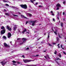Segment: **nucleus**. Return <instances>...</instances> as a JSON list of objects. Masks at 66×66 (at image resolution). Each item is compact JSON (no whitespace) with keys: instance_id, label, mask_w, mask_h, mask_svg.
I'll use <instances>...</instances> for the list:
<instances>
[{"instance_id":"f257e3e1","label":"nucleus","mask_w":66,"mask_h":66,"mask_svg":"<svg viewBox=\"0 0 66 66\" xmlns=\"http://www.w3.org/2000/svg\"><path fill=\"white\" fill-rule=\"evenodd\" d=\"M1 29H3V30H2L1 32V35H2L5 33V29L3 26H2L1 27Z\"/></svg>"},{"instance_id":"f03ea898","label":"nucleus","mask_w":66,"mask_h":66,"mask_svg":"<svg viewBox=\"0 0 66 66\" xmlns=\"http://www.w3.org/2000/svg\"><path fill=\"white\" fill-rule=\"evenodd\" d=\"M27 39L25 38H22V41H20V45H22V44H23V43H24L26 42V40Z\"/></svg>"},{"instance_id":"7ed1b4c3","label":"nucleus","mask_w":66,"mask_h":66,"mask_svg":"<svg viewBox=\"0 0 66 66\" xmlns=\"http://www.w3.org/2000/svg\"><path fill=\"white\" fill-rule=\"evenodd\" d=\"M23 61L25 63H29V62H31L32 61H34L33 60L28 59L25 60L23 59Z\"/></svg>"},{"instance_id":"20e7f679","label":"nucleus","mask_w":66,"mask_h":66,"mask_svg":"<svg viewBox=\"0 0 66 66\" xmlns=\"http://www.w3.org/2000/svg\"><path fill=\"white\" fill-rule=\"evenodd\" d=\"M20 6L21 7L23 8V9H27V6L26 4L21 5Z\"/></svg>"},{"instance_id":"39448f33","label":"nucleus","mask_w":66,"mask_h":66,"mask_svg":"<svg viewBox=\"0 0 66 66\" xmlns=\"http://www.w3.org/2000/svg\"><path fill=\"white\" fill-rule=\"evenodd\" d=\"M36 22V20L31 21H30V22L32 23V26H35V23Z\"/></svg>"},{"instance_id":"423d86ee","label":"nucleus","mask_w":66,"mask_h":66,"mask_svg":"<svg viewBox=\"0 0 66 66\" xmlns=\"http://www.w3.org/2000/svg\"><path fill=\"white\" fill-rule=\"evenodd\" d=\"M1 64L3 65V66H4V65L6 63V62L5 61H3L1 62Z\"/></svg>"},{"instance_id":"0eeeda50","label":"nucleus","mask_w":66,"mask_h":66,"mask_svg":"<svg viewBox=\"0 0 66 66\" xmlns=\"http://www.w3.org/2000/svg\"><path fill=\"white\" fill-rule=\"evenodd\" d=\"M56 6L57 7L56 10H59V7H61V5L60 4H57L56 5Z\"/></svg>"},{"instance_id":"6e6552de","label":"nucleus","mask_w":66,"mask_h":66,"mask_svg":"<svg viewBox=\"0 0 66 66\" xmlns=\"http://www.w3.org/2000/svg\"><path fill=\"white\" fill-rule=\"evenodd\" d=\"M12 36V35L10 33H8L7 35V36H8V38H11V37Z\"/></svg>"},{"instance_id":"1a4fd4ad","label":"nucleus","mask_w":66,"mask_h":66,"mask_svg":"<svg viewBox=\"0 0 66 66\" xmlns=\"http://www.w3.org/2000/svg\"><path fill=\"white\" fill-rule=\"evenodd\" d=\"M4 47L5 48H7L8 47H9V46L6 43H4Z\"/></svg>"},{"instance_id":"9d476101","label":"nucleus","mask_w":66,"mask_h":66,"mask_svg":"<svg viewBox=\"0 0 66 66\" xmlns=\"http://www.w3.org/2000/svg\"><path fill=\"white\" fill-rule=\"evenodd\" d=\"M7 29L9 31H11L12 29L11 28L9 27V26H7Z\"/></svg>"},{"instance_id":"9b49d317","label":"nucleus","mask_w":66,"mask_h":66,"mask_svg":"<svg viewBox=\"0 0 66 66\" xmlns=\"http://www.w3.org/2000/svg\"><path fill=\"white\" fill-rule=\"evenodd\" d=\"M17 62V61H12V62L13 63V65H15V66H16L17 64H15V63H16Z\"/></svg>"},{"instance_id":"f8f14e48","label":"nucleus","mask_w":66,"mask_h":66,"mask_svg":"<svg viewBox=\"0 0 66 66\" xmlns=\"http://www.w3.org/2000/svg\"><path fill=\"white\" fill-rule=\"evenodd\" d=\"M26 31L27 29L26 28H25L24 30L22 31V33H23V34H24V32H26Z\"/></svg>"},{"instance_id":"ddd939ff","label":"nucleus","mask_w":66,"mask_h":66,"mask_svg":"<svg viewBox=\"0 0 66 66\" xmlns=\"http://www.w3.org/2000/svg\"><path fill=\"white\" fill-rule=\"evenodd\" d=\"M21 18H25V19H27V18L26 17L24 16L23 15H21Z\"/></svg>"},{"instance_id":"4468645a","label":"nucleus","mask_w":66,"mask_h":66,"mask_svg":"<svg viewBox=\"0 0 66 66\" xmlns=\"http://www.w3.org/2000/svg\"><path fill=\"white\" fill-rule=\"evenodd\" d=\"M10 7H11V8H12V9H16L17 8V7H16L12 6H10Z\"/></svg>"},{"instance_id":"2eb2a0df","label":"nucleus","mask_w":66,"mask_h":66,"mask_svg":"<svg viewBox=\"0 0 66 66\" xmlns=\"http://www.w3.org/2000/svg\"><path fill=\"white\" fill-rule=\"evenodd\" d=\"M3 39H5V40H6V37L5 36H4L3 37Z\"/></svg>"},{"instance_id":"dca6fc26","label":"nucleus","mask_w":66,"mask_h":66,"mask_svg":"<svg viewBox=\"0 0 66 66\" xmlns=\"http://www.w3.org/2000/svg\"><path fill=\"white\" fill-rule=\"evenodd\" d=\"M51 15H52L53 16H54V13H53V11H51Z\"/></svg>"},{"instance_id":"f3484780","label":"nucleus","mask_w":66,"mask_h":66,"mask_svg":"<svg viewBox=\"0 0 66 66\" xmlns=\"http://www.w3.org/2000/svg\"><path fill=\"white\" fill-rule=\"evenodd\" d=\"M17 29V27H14L13 28V30L14 31H16V29Z\"/></svg>"},{"instance_id":"a211bd4d","label":"nucleus","mask_w":66,"mask_h":66,"mask_svg":"<svg viewBox=\"0 0 66 66\" xmlns=\"http://www.w3.org/2000/svg\"><path fill=\"white\" fill-rule=\"evenodd\" d=\"M3 1L4 2H9L8 1H6L5 0H3Z\"/></svg>"},{"instance_id":"6ab92c4d","label":"nucleus","mask_w":66,"mask_h":66,"mask_svg":"<svg viewBox=\"0 0 66 66\" xmlns=\"http://www.w3.org/2000/svg\"><path fill=\"white\" fill-rule=\"evenodd\" d=\"M59 38H62V37H61V36H63V35H59Z\"/></svg>"},{"instance_id":"aec40b11","label":"nucleus","mask_w":66,"mask_h":66,"mask_svg":"<svg viewBox=\"0 0 66 66\" xmlns=\"http://www.w3.org/2000/svg\"><path fill=\"white\" fill-rule=\"evenodd\" d=\"M60 24H61V26L62 27H63V23H62V22Z\"/></svg>"},{"instance_id":"412c9836","label":"nucleus","mask_w":66,"mask_h":66,"mask_svg":"<svg viewBox=\"0 0 66 66\" xmlns=\"http://www.w3.org/2000/svg\"><path fill=\"white\" fill-rule=\"evenodd\" d=\"M21 39H22L21 38H18L17 39V40H20Z\"/></svg>"},{"instance_id":"4be33fe9","label":"nucleus","mask_w":66,"mask_h":66,"mask_svg":"<svg viewBox=\"0 0 66 66\" xmlns=\"http://www.w3.org/2000/svg\"><path fill=\"white\" fill-rule=\"evenodd\" d=\"M56 39H57V42H58V41L59 40V38H58V37H57L56 38Z\"/></svg>"},{"instance_id":"5701e85b","label":"nucleus","mask_w":66,"mask_h":66,"mask_svg":"<svg viewBox=\"0 0 66 66\" xmlns=\"http://www.w3.org/2000/svg\"><path fill=\"white\" fill-rule=\"evenodd\" d=\"M13 15L14 16H15V17H18V15H16L14 14H13Z\"/></svg>"},{"instance_id":"b1692460","label":"nucleus","mask_w":66,"mask_h":66,"mask_svg":"<svg viewBox=\"0 0 66 66\" xmlns=\"http://www.w3.org/2000/svg\"><path fill=\"white\" fill-rule=\"evenodd\" d=\"M17 64H21V62H20L17 61Z\"/></svg>"},{"instance_id":"393cba45","label":"nucleus","mask_w":66,"mask_h":66,"mask_svg":"<svg viewBox=\"0 0 66 66\" xmlns=\"http://www.w3.org/2000/svg\"><path fill=\"white\" fill-rule=\"evenodd\" d=\"M39 55H36V56H35V57H37V56H38Z\"/></svg>"},{"instance_id":"a878e982","label":"nucleus","mask_w":66,"mask_h":66,"mask_svg":"<svg viewBox=\"0 0 66 66\" xmlns=\"http://www.w3.org/2000/svg\"><path fill=\"white\" fill-rule=\"evenodd\" d=\"M27 14H28V15H29V16H32V14H30V13H28Z\"/></svg>"},{"instance_id":"bb28decb","label":"nucleus","mask_w":66,"mask_h":66,"mask_svg":"<svg viewBox=\"0 0 66 66\" xmlns=\"http://www.w3.org/2000/svg\"><path fill=\"white\" fill-rule=\"evenodd\" d=\"M16 14L18 15H19L20 14H21V13L19 12H18L16 13Z\"/></svg>"},{"instance_id":"cd10ccee","label":"nucleus","mask_w":66,"mask_h":66,"mask_svg":"<svg viewBox=\"0 0 66 66\" xmlns=\"http://www.w3.org/2000/svg\"><path fill=\"white\" fill-rule=\"evenodd\" d=\"M5 14L6 15H7V16L9 15V14L8 13H5Z\"/></svg>"},{"instance_id":"c85d7f7f","label":"nucleus","mask_w":66,"mask_h":66,"mask_svg":"<svg viewBox=\"0 0 66 66\" xmlns=\"http://www.w3.org/2000/svg\"><path fill=\"white\" fill-rule=\"evenodd\" d=\"M61 60V59H60L59 58L57 57L56 59L55 60V61H56V60Z\"/></svg>"},{"instance_id":"c756f323","label":"nucleus","mask_w":66,"mask_h":66,"mask_svg":"<svg viewBox=\"0 0 66 66\" xmlns=\"http://www.w3.org/2000/svg\"><path fill=\"white\" fill-rule=\"evenodd\" d=\"M58 56H59V57H61V54H59V55H58Z\"/></svg>"},{"instance_id":"7c9ffc66","label":"nucleus","mask_w":66,"mask_h":66,"mask_svg":"<svg viewBox=\"0 0 66 66\" xmlns=\"http://www.w3.org/2000/svg\"><path fill=\"white\" fill-rule=\"evenodd\" d=\"M30 1L31 2V3H34V2H33V1L32 0H30Z\"/></svg>"},{"instance_id":"2f4dec72","label":"nucleus","mask_w":66,"mask_h":66,"mask_svg":"<svg viewBox=\"0 0 66 66\" xmlns=\"http://www.w3.org/2000/svg\"><path fill=\"white\" fill-rule=\"evenodd\" d=\"M50 33H48V37H47V38L48 39V38H49V34H50Z\"/></svg>"},{"instance_id":"473e14b6","label":"nucleus","mask_w":66,"mask_h":66,"mask_svg":"<svg viewBox=\"0 0 66 66\" xmlns=\"http://www.w3.org/2000/svg\"><path fill=\"white\" fill-rule=\"evenodd\" d=\"M58 14L57 15V16H59V14H60V13H59V12H57Z\"/></svg>"},{"instance_id":"72a5a7b5","label":"nucleus","mask_w":66,"mask_h":66,"mask_svg":"<svg viewBox=\"0 0 66 66\" xmlns=\"http://www.w3.org/2000/svg\"><path fill=\"white\" fill-rule=\"evenodd\" d=\"M46 57H48V59H50V57H49V55H47L46 56Z\"/></svg>"},{"instance_id":"f704fd0d","label":"nucleus","mask_w":66,"mask_h":66,"mask_svg":"<svg viewBox=\"0 0 66 66\" xmlns=\"http://www.w3.org/2000/svg\"><path fill=\"white\" fill-rule=\"evenodd\" d=\"M57 53V52H56V51H55V52L54 53V54H56Z\"/></svg>"},{"instance_id":"c9c22d12","label":"nucleus","mask_w":66,"mask_h":66,"mask_svg":"<svg viewBox=\"0 0 66 66\" xmlns=\"http://www.w3.org/2000/svg\"><path fill=\"white\" fill-rule=\"evenodd\" d=\"M56 31H54V32L56 35V34H57V33H56Z\"/></svg>"},{"instance_id":"e433bc0d","label":"nucleus","mask_w":66,"mask_h":66,"mask_svg":"<svg viewBox=\"0 0 66 66\" xmlns=\"http://www.w3.org/2000/svg\"><path fill=\"white\" fill-rule=\"evenodd\" d=\"M5 5L6 6H9V5L8 4H5Z\"/></svg>"},{"instance_id":"4c0bfd02","label":"nucleus","mask_w":66,"mask_h":66,"mask_svg":"<svg viewBox=\"0 0 66 66\" xmlns=\"http://www.w3.org/2000/svg\"><path fill=\"white\" fill-rule=\"evenodd\" d=\"M48 45H49V46H50V47H52V45L50 44L49 43L48 44Z\"/></svg>"},{"instance_id":"58836bf2","label":"nucleus","mask_w":66,"mask_h":66,"mask_svg":"<svg viewBox=\"0 0 66 66\" xmlns=\"http://www.w3.org/2000/svg\"><path fill=\"white\" fill-rule=\"evenodd\" d=\"M58 16H57V20H59V17H58Z\"/></svg>"},{"instance_id":"ea45409f","label":"nucleus","mask_w":66,"mask_h":66,"mask_svg":"<svg viewBox=\"0 0 66 66\" xmlns=\"http://www.w3.org/2000/svg\"><path fill=\"white\" fill-rule=\"evenodd\" d=\"M62 47V45H61V47L62 48V49H63V50H64V48H63Z\"/></svg>"},{"instance_id":"a19ab883","label":"nucleus","mask_w":66,"mask_h":66,"mask_svg":"<svg viewBox=\"0 0 66 66\" xmlns=\"http://www.w3.org/2000/svg\"><path fill=\"white\" fill-rule=\"evenodd\" d=\"M42 38V37H40L39 38V39H37V40H39V39H40V38Z\"/></svg>"},{"instance_id":"79ce46f5","label":"nucleus","mask_w":66,"mask_h":66,"mask_svg":"<svg viewBox=\"0 0 66 66\" xmlns=\"http://www.w3.org/2000/svg\"><path fill=\"white\" fill-rule=\"evenodd\" d=\"M35 37H37V34L35 35Z\"/></svg>"},{"instance_id":"37998d69","label":"nucleus","mask_w":66,"mask_h":66,"mask_svg":"<svg viewBox=\"0 0 66 66\" xmlns=\"http://www.w3.org/2000/svg\"><path fill=\"white\" fill-rule=\"evenodd\" d=\"M53 21H55V19H54V18H53Z\"/></svg>"},{"instance_id":"c03bdc74","label":"nucleus","mask_w":66,"mask_h":66,"mask_svg":"<svg viewBox=\"0 0 66 66\" xmlns=\"http://www.w3.org/2000/svg\"><path fill=\"white\" fill-rule=\"evenodd\" d=\"M38 4V2H36V4H35V5H37V4Z\"/></svg>"},{"instance_id":"a18cd8bd","label":"nucleus","mask_w":66,"mask_h":66,"mask_svg":"<svg viewBox=\"0 0 66 66\" xmlns=\"http://www.w3.org/2000/svg\"><path fill=\"white\" fill-rule=\"evenodd\" d=\"M63 21L66 22V19H64V18L63 19Z\"/></svg>"},{"instance_id":"49530a36","label":"nucleus","mask_w":66,"mask_h":66,"mask_svg":"<svg viewBox=\"0 0 66 66\" xmlns=\"http://www.w3.org/2000/svg\"><path fill=\"white\" fill-rule=\"evenodd\" d=\"M31 66H37L36 65H31Z\"/></svg>"},{"instance_id":"de8ad7c7","label":"nucleus","mask_w":66,"mask_h":66,"mask_svg":"<svg viewBox=\"0 0 66 66\" xmlns=\"http://www.w3.org/2000/svg\"><path fill=\"white\" fill-rule=\"evenodd\" d=\"M22 57H23V58H24V55H23L22 56Z\"/></svg>"},{"instance_id":"09e8293b","label":"nucleus","mask_w":66,"mask_h":66,"mask_svg":"<svg viewBox=\"0 0 66 66\" xmlns=\"http://www.w3.org/2000/svg\"><path fill=\"white\" fill-rule=\"evenodd\" d=\"M63 53L64 54H66V53H65V52H63Z\"/></svg>"},{"instance_id":"8fccbe9b","label":"nucleus","mask_w":66,"mask_h":66,"mask_svg":"<svg viewBox=\"0 0 66 66\" xmlns=\"http://www.w3.org/2000/svg\"><path fill=\"white\" fill-rule=\"evenodd\" d=\"M18 32H19L20 33H21V32H20V30L18 29Z\"/></svg>"},{"instance_id":"3c124183","label":"nucleus","mask_w":66,"mask_h":66,"mask_svg":"<svg viewBox=\"0 0 66 66\" xmlns=\"http://www.w3.org/2000/svg\"><path fill=\"white\" fill-rule=\"evenodd\" d=\"M29 47H27L26 48V50H29Z\"/></svg>"},{"instance_id":"603ef678","label":"nucleus","mask_w":66,"mask_h":66,"mask_svg":"<svg viewBox=\"0 0 66 66\" xmlns=\"http://www.w3.org/2000/svg\"><path fill=\"white\" fill-rule=\"evenodd\" d=\"M63 3V4H65V1H64Z\"/></svg>"},{"instance_id":"864d4df0","label":"nucleus","mask_w":66,"mask_h":66,"mask_svg":"<svg viewBox=\"0 0 66 66\" xmlns=\"http://www.w3.org/2000/svg\"><path fill=\"white\" fill-rule=\"evenodd\" d=\"M28 23V21H26V24H27Z\"/></svg>"},{"instance_id":"5fc2aeb1","label":"nucleus","mask_w":66,"mask_h":66,"mask_svg":"<svg viewBox=\"0 0 66 66\" xmlns=\"http://www.w3.org/2000/svg\"><path fill=\"white\" fill-rule=\"evenodd\" d=\"M44 57L46 59H47V57L46 56H45Z\"/></svg>"},{"instance_id":"6e6d98bb","label":"nucleus","mask_w":66,"mask_h":66,"mask_svg":"<svg viewBox=\"0 0 66 66\" xmlns=\"http://www.w3.org/2000/svg\"><path fill=\"white\" fill-rule=\"evenodd\" d=\"M39 7H42V6L41 5H39Z\"/></svg>"},{"instance_id":"4d7b16f0","label":"nucleus","mask_w":66,"mask_h":66,"mask_svg":"<svg viewBox=\"0 0 66 66\" xmlns=\"http://www.w3.org/2000/svg\"><path fill=\"white\" fill-rule=\"evenodd\" d=\"M53 45H55V44H56V43H53Z\"/></svg>"},{"instance_id":"13d9d810","label":"nucleus","mask_w":66,"mask_h":66,"mask_svg":"<svg viewBox=\"0 0 66 66\" xmlns=\"http://www.w3.org/2000/svg\"><path fill=\"white\" fill-rule=\"evenodd\" d=\"M56 63H57L58 65H59V63L58 62L56 61Z\"/></svg>"},{"instance_id":"bf43d9fd","label":"nucleus","mask_w":66,"mask_h":66,"mask_svg":"<svg viewBox=\"0 0 66 66\" xmlns=\"http://www.w3.org/2000/svg\"><path fill=\"white\" fill-rule=\"evenodd\" d=\"M27 33H28V34H30V33L29 32H27Z\"/></svg>"},{"instance_id":"052dcab7","label":"nucleus","mask_w":66,"mask_h":66,"mask_svg":"<svg viewBox=\"0 0 66 66\" xmlns=\"http://www.w3.org/2000/svg\"><path fill=\"white\" fill-rule=\"evenodd\" d=\"M46 35V33H45L44 34V35Z\"/></svg>"},{"instance_id":"680f3d73","label":"nucleus","mask_w":66,"mask_h":66,"mask_svg":"<svg viewBox=\"0 0 66 66\" xmlns=\"http://www.w3.org/2000/svg\"><path fill=\"white\" fill-rule=\"evenodd\" d=\"M4 11H6V10H5V9H4Z\"/></svg>"},{"instance_id":"e2e57ef3","label":"nucleus","mask_w":66,"mask_h":66,"mask_svg":"<svg viewBox=\"0 0 66 66\" xmlns=\"http://www.w3.org/2000/svg\"><path fill=\"white\" fill-rule=\"evenodd\" d=\"M59 45H60V44H58V45H57V46H59Z\"/></svg>"},{"instance_id":"0e129e2a","label":"nucleus","mask_w":66,"mask_h":66,"mask_svg":"<svg viewBox=\"0 0 66 66\" xmlns=\"http://www.w3.org/2000/svg\"><path fill=\"white\" fill-rule=\"evenodd\" d=\"M33 1H36V0H33Z\"/></svg>"},{"instance_id":"69168bd1","label":"nucleus","mask_w":66,"mask_h":66,"mask_svg":"<svg viewBox=\"0 0 66 66\" xmlns=\"http://www.w3.org/2000/svg\"><path fill=\"white\" fill-rule=\"evenodd\" d=\"M58 48H60V46H58Z\"/></svg>"},{"instance_id":"338daca9","label":"nucleus","mask_w":66,"mask_h":66,"mask_svg":"<svg viewBox=\"0 0 66 66\" xmlns=\"http://www.w3.org/2000/svg\"><path fill=\"white\" fill-rule=\"evenodd\" d=\"M58 48H60V46H58Z\"/></svg>"},{"instance_id":"774afa93","label":"nucleus","mask_w":66,"mask_h":66,"mask_svg":"<svg viewBox=\"0 0 66 66\" xmlns=\"http://www.w3.org/2000/svg\"><path fill=\"white\" fill-rule=\"evenodd\" d=\"M10 42V44H12V42Z\"/></svg>"}]
</instances>
